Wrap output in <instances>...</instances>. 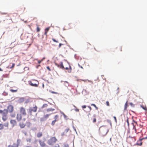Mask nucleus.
Returning a JSON list of instances; mask_svg holds the SVG:
<instances>
[{"label":"nucleus","mask_w":147,"mask_h":147,"mask_svg":"<svg viewBox=\"0 0 147 147\" xmlns=\"http://www.w3.org/2000/svg\"><path fill=\"white\" fill-rule=\"evenodd\" d=\"M20 113H18L16 115V119L18 121H20L22 120L25 121L26 120V118L25 117L27 115V113L26 109L23 107L20 108Z\"/></svg>","instance_id":"nucleus-1"},{"label":"nucleus","mask_w":147,"mask_h":147,"mask_svg":"<svg viewBox=\"0 0 147 147\" xmlns=\"http://www.w3.org/2000/svg\"><path fill=\"white\" fill-rule=\"evenodd\" d=\"M99 131L100 134L102 136H104L108 132V130L106 126H102L99 128Z\"/></svg>","instance_id":"nucleus-2"},{"label":"nucleus","mask_w":147,"mask_h":147,"mask_svg":"<svg viewBox=\"0 0 147 147\" xmlns=\"http://www.w3.org/2000/svg\"><path fill=\"white\" fill-rule=\"evenodd\" d=\"M57 139L55 137H51L47 141V144L49 145H53L57 141Z\"/></svg>","instance_id":"nucleus-3"},{"label":"nucleus","mask_w":147,"mask_h":147,"mask_svg":"<svg viewBox=\"0 0 147 147\" xmlns=\"http://www.w3.org/2000/svg\"><path fill=\"white\" fill-rule=\"evenodd\" d=\"M38 107L36 105L33 107H30L29 108V112L30 114L31 115H32V112H36L37 111Z\"/></svg>","instance_id":"nucleus-4"},{"label":"nucleus","mask_w":147,"mask_h":147,"mask_svg":"<svg viewBox=\"0 0 147 147\" xmlns=\"http://www.w3.org/2000/svg\"><path fill=\"white\" fill-rule=\"evenodd\" d=\"M38 142L41 147H49V146L45 143V141L42 140H39Z\"/></svg>","instance_id":"nucleus-5"},{"label":"nucleus","mask_w":147,"mask_h":147,"mask_svg":"<svg viewBox=\"0 0 147 147\" xmlns=\"http://www.w3.org/2000/svg\"><path fill=\"white\" fill-rule=\"evenodd\" d=\"M38 142L41 147H49V146L45 143V141L42 140H39Z\"/></svg>","instance_id":"nucleus-6"},{"label":"nucleus","mask_w":147,"mask_h":147,"mask_svg":"<svg viewBox=\"0 0 147 147\" xmlns=\"http://www.w3.org/2000/svg\"><path fill=\"white\" fill-rule=\"evenodd\" d=\"M9 126V123L8 122H7L5 123L4 124L1 123H0V130H2L4 129V127L8 128Z\"/></svg>","instance_id":"nucleus-7"},{"label":"nucleus","mask_w":147,"mask_h":147,"mask_svg":"<svg viewBox=\"0 0 147 147\" xmlns=\"http://www.w3.org/2000/svg\"><path fill=\"white\" fill-rule=\"evenodd\" d=\"M65 64L67 65V67H64V69H65L66 70H67L68 72H71L72 69L69 63L68 62H67Z\"/></svg>","instance_id":"nucleus-8"},{"label":"nucleus","mask_w":147,"mask_h":147,"mask_svg":"<svg viewBox=\"0 0 147 147\" xmlns=\"http://www.w3.org/2000/svg\"><path fill=\"white\" fill-rule=\"evenodd\" d=\"M13 110V107L11 105H9L7 107V112L11 113Z\"/></svg>","instance_id":"nucleus-9"},{"label":"nucleus","mask_w":147,"mask_h":147,"mask_svg":"<svg viewBox=\"0 0 147 147\" xmlns=\"http://www.w3.org/2000/svg\"><path fill=\"white\" fill-rule=\"evenodd\" d=\"M131 124L133 126V129L135 130L136 132H137L138 131V129L136 128V126L137 125V122L133 120V122L131 123Z\"/></svg>","instance_id":"nucleus-10"},{"label":"nucleus","mask_w":147,"mask_h":147,"mask_svg":"<svg viewBox=\"0 0 147 147\" xmlns=\"http://www.w3.org/2000/svg\"><path fill=\"white\" fill-rule=\"evenodd\" d=\"M145 139H147V137L140 139L139 140L137 141V142L136 143L137 145L139 146H141L142 144V141L143 140Z\"/></svg>","instance_id":"nucleus-11"},{"label":"nucleus","mask_w":147,"mask_h":147,"mask_svg":"<svg viewBox=\"0 0 147 147\" xmlns=\"http://www.w3.org/2000/svg\"><path fill=\"white\" fill-rule=\"evenodd\" d=\"M50 114H47L45 115H44L43 117L42 118L40 119V120L41 121H43L46 120L49 117V116Z\"/></svg>","instance_id":"nucleus-12"},{"label":"nucleus","mask_w":147,"mask_h":147,"mask_svg":"<svg viewBox=\"0 0 147 147\" xmlns=\"http://www.w3.org/2000/svg\"><path fill=\"white\" fill-rule=\"evenodd\" d=\"M10 123L13 127H14L16 125L17 123L16 121L14 119H11L10 120Z\"/></svg>","instance_id":"nucleus-13"},{"label":"nucleus","mask_w":147,"mask_h":147,"mask_svg":"<svg viewBox=\"0 0 147 147\" xmlns=\"http://www.w3.org/2000/svg\"><path fill=\"white\" fill-rule=\"evenodd\" d=\"M36 82H38V84H33L32 83V82L31 81H28L29 84L31 86L35 87H37L38 86V81L37 80H35Z\"/></svg>","instance_id":"nucleus-14"},{"label":"nucleus","mask_w":147,"mask_h":147,"mask_svg":"<svg viewBox=\"0 0 147 147\" xmlns=\"http://www.w3.org/2000/svg\"><path fill=\"white\" fill-rule=\"evenodd\" d=\"M19 125L21 128H23L25 127L26 124L23 122H20L19 123Z\"/></svg>","instance_id":"nucleus-15"},{"label":"nucleus","mask_w":147,"mask_h":147,"mask_svg":"<svg viewBox=\"0 0 147 147\" xmlns=\"http://www.w3.org/2000/svg\"><path fill=\"white\" fill-rule=\"evenodd\" d=\"M7 119V117L6 115L5 114L3 115L2 117V119L3 121H6Z\"/></svg>","instance_id":"nucleus-16"},{"label":"nucleus","mask_w":147,"mask_h":147,"mask_svg":"<svg viewBox=\"0 0 147 147\" xmlns=\"http://www.w3.org/2000/svg\"><path fill=\"white\" fill-rule=\"evenodd\" d=\"M42 136V133L41 132H38L37 134V135H36L37 137L38 138H40Z\"/></svg>","instance_id":"nucleus-17"},{"label":"nucleus","mask_w":147,"mask_h":147,"mask_svg":"<svg viewBox=\"0 0 147 147\" xmlns=\"http://www.w3.org/2000/svg\"><path fill=\"white\" fill-rule=\"evenodd\" d=\"M59 68L64 69V67L63 65V62H61L60 63Z\"/></svg>","instance_id":"nucleus-18"},{"label":"nucleus","mask_w":147,"mask_h":147,"mask_svg":"<svg viewBox=\"0 0 147 147\" xmlns=\"http://www.w3.org/2000/svg\"><path fill=\"white\" fill-rule=\"evenodd\" d=\"M128 107V103H127V101L125 103V105H124V110L125 111H126L127 110V108Z\"/></svg>","instance_id":"nucleus-19"},{"label":"nucleus","mask_w":147,"mask_h":147,"mask_svg":"<svg viewBox=\"0 0 147 147\" xmlns=\"http://www.w3.org/2000/svg\"><path fill=\"white\" fill-rule=\"evenodd\" d=\"M49 28H46L45 29V33H44V34L45 35H47V32L49 31Z\"/></svg>","instance_id":"nucleus-20"},{"label":"nucleus","mask_w":147,"mask_h":147,"mask_svg":"<svg viewBox=\"0 0 147 147\" xmlns=\"http://www.w3.org/2000/svg\"><path fill=\"white\" fill-rule=\"evenodd\" d=\"M55 110L54 109H52V108H49L47 110V111L48 112H49L50 111H53Z\"/></svg>","instance_id":"nucleus-21"},{"label":"nucleus","mask_w":147,"mask_h":147,"mask_svg":"<svg viewBox=\"0 0 147 147\" xmlns=\"http://www.w3.org/2000/svg\"><path fill=\"white\" fill-rule=\"evenodd\" d=\"M58 117L59 116L57 115H55L54 117L55 120H56V121H57L58 120Z\"/></svg>","instance_id":"nucleus-22"},{"label":"nucleus","mask_w":147,"mask_h":147,"mask_svg":"<svg viewBox=\"0 0 147 147\" xmlns=\"http://www.w3.org/2000/svg\"><path fill=\"white\" fill-rule=\"evenodd\" d=\"M91 106H93L95 108L96 110H97L98 109V107L96 106L94 104H91Z\"/></svg>","instance_id":"nucleus-23"},{"label":"nucleus","mask_w":147,"mask_h":147,"mask_svg":"<svg viewBox=\"0 0 147 147\" xmlns=\"http://www.w3.org/2000/svg\"><path fill=\"white\" fill-rule=\"evenodd\" d=\"M17 89L14 90L12 89H11L10 90V91L12 92H16L17 91Z\"/></svg>","instance_id":"nucleus-24"},{"label":"nucleus","mask_w":147,"mask_h":147,"mask_svg":"<svg viewBox=\"0 0 147 147\" xmlns=\"http://www.w3.org/2000/svg\"><path fill=\"white\" fill-rule=\"evenodd\" d=\"M12 146L13 147H18V145L16 143H14L13 144V145Z\"/></svg>","instance_id":"nucleus-25"},{"label":"nucleus","mask_w":147,"mask_h":147,"mask_svg":"<svg viewBox=\"0 0 147 147\" xmlns=\"http://www.w3.org/2000/svg\"><path fill=\"white\" fill-rule=\"evenodd\" d=\"M56 121H56V120H54L52 121V123H51V125H54L55 122Z\"/></svg>","instance_id":"nucleus-26"},{"label":"nucleus","mask_w":147,"mask_h":147,"mask_svg":"<svg viewBox=\"0 0 147 147\" xmlns=\"http://www.w3.org/2000/svg\"><path fill=\"white\" fill-rule=\"evenodd\" d=\"M47 106V104H45L43 105L42 107V108L46 107Z\"/></svg>","instance_id":"nucleus-27"},{"label":"nucleus","mask_w":147,"mask_h":147,"mask_svg":"<svg viewBox=\"0 0 147 147\" xmlns=\"http://www.w3.org/2000/svg\"><path fill=\"white\" fill-rule=\"evenodd\" d=\"M126 119V121H127V124H128V126H129V120H128L129 119L127 117Z\"/></svg>","instance_id":"nucleus-28"},{"label":"nucleus","mask_w":147,"mask_h":147,"mask_svg":"<svg viewBox=\"0 0 147 147\" xmlns=\"http://www.w3.org/2000/svg\"><path fill=\"white\" fill-rule=\"evenodd\" d=\"M94 116L95 117V118L93 119V122L94 123H95L96 122V119L95 118V115H94Z\"/></svg>","instance_id":"nucleus-29"},{"label":"nucleus","mask_w":147,"mask_h":147,"mask_svg":"<svg viewBox=\"0 0 147 147\" xmlns=\"http://www.w3.org/2000/svg\"><path fill=\"white\" fill-rule=\"evenodd\" d=\"M74 107L75 108H76V109H75V111H76V112H78L79 111V109H77V108H76V107L74 105Z\"/></svg>","instance_id":"nucleus-30"},{"label":"nucleus","mask_w":147,"mask_h":147,"mask_svg":"<svg viewBox=\"0 0 147 147\" xmlns=\"http://www.w3.org/2000/svg\"><path fill=\"white\" fill-rule=\"evenodd\" d=\"M106 105L108 106H110V105H109V101H107L106 102Z\"/></svg>","instance_id":"nucleus-31"},{"label":"nucleus","mask_w":147,"mask_h":147,"mask_svg":"<svg viewBox=\"0 0 147 147\" xmlns=\"http://www.w3.org/2000/svg\"><path fill=\"white\" fill-rule=\"evenodd\" d=\"M145 110H147V108L146 107H143L141 106Z\"/></svg>","instance_id":"nucleus-32"},{"label":"nucleus","mask_w":147,"mask_h":147,"mask_svg":"<svg viewBox=\"0 0 147 147\" xmlns=\"http://www.w3.org/2000/svg\"><path fill=\"white\" fill-rule=\"evenodd\" d=\"M52 40H53V41L54 42H58V41H56L55 39H54V38H52Z\"/></svg>","instance_id":"nucleus-33"},{"label":"nucleus","mask_w":147,"mask_h":147,"mask_svg":"<svg viewBox=\"0 0 147 147\" xmlns=\"http://www.w3.org/2000/svg\"><path fill=\"white\" fill-rule=\"evenodd\" d=\"M54 147H60V146H59V144H56L55 145V146H54Z\"/></svg>","instance_id":"nucleus-34"},{"label":"nucleus","mask_w":147,"mask_h":147,"mask_svg":"<svg viewBox=\"0 0 147 147\" xmlns=\"http://www.w3.org/2000/svg\"><path fill=\"white\" fill-rule=\"evenodd\" d=\"M86 107V105H83L82 106V108L83 109H85Z\"/></svg>","instance_id":"nucleus-35"},{"label":"nucleus","mask_w":147,"mask_h":147,"mask_svg":"<svg viewBox=\"0 0 147 147\" xmlns=\"http://www.w3.org/2000/svg\"><path fill=\"white\" fill-rule=\"evenodd\" d=\"M14 66H15V64L14 63H13L12 66L11 67H10V68H13V67H14Z\"/></svg>","instance_id":"nucleus-36"},{"label":"nucleus","mask_w":147,"mask_h":147,"mask_svg":"<svg viewBox=\"0 0 147 147\" xmlns=\"http://www.w3.org/2000/svg\"><path fill=\"white\" fill-rule=\"evenodd\" d=\"M63 147H69V146L68 144H65Z\"/></svg>","instance_id":"nucleus-37"},{"label":"nucleus","mask_w":147,"mask_h":147,"mask_svg":"<svg viewBox=\"0 0 147 147\" xmlns=\"http://www.w3.org/2000/svg\"><path fill=\"white\" fill-rule=\"evenodd\" d=\"M47 68L49 70V71H50L51 70V69L50 68V67L49 66H47Z\"/></svg>","instance_id":"nucleus-38"},{"label":"nucleus","mask_w":147,"mask_h":147,"mask_svg":"<svg viewBox=\"0 0 147 147\" xmlns=\"http://www.w3.org/2000/svg\"><path fill=\"white\" fill-rule=\"evenodd\" d=\"M88 107L90 111L92 110L91 107L89 106H88Z\"/></svg>","instance_id":"nucleus-39"},{"label":"nucleus","mask_w":147,"mask_h":147,"mask_svg":"<svg viewBox=\"0 0 147 147\" xmlns=\"http://www.w3.org/2000/svg\"><path fill=\"white\" fill-rule=\"evenodd\" d=\"M113 118H114V119L115 122H117V119H116V117L115 116H114L113 117Z\"/></svg>","instance_id":"nucleus-40"},{"label":"nucleus","mask_w":147,"mask_h":147,"mask_svg":"<svg viewBox=\"0 0 147 147\" xmlns=\"http://www.w3.org/2000/svg\"><path fill=\"white\" fill-rule=\"evenodd\" d=\"M27 142H30L31 141V139H28L27 140Z\"/></svg>","instance_id":"nucleus-41"},{"label":"nucleus","mask_w":147,"mask_h":147,"mask_svg":"<svg viewBox=\"0 0 147 147\" xmlns=\"http://www.w3.org/2000/svg\"><path fill=\"white\" fill-rule=\"evenodd\" d=\"M42 62V61L41 60H38V64H40Z\"/></svg>","instance_id":"nucleus-42"},{"label":"nucleus","mask_w":147,"mask_h":147,"mask_svg":"<svg viewBox=\"0 0 147 147\" xmlns=\"http://www.w3.org/2000/svg\"><path fill=\"white\" fill-rule=\"evenodd\" d=\"M40 30V28H37V32H39Z\"/></svg>","instance_id":"nucleus-43"},{"label":"nucleus","mask_w":147,"mask_h":147,"mask_svg":"<svg viewBox=\"0 0 147 147\" xmlns=\"http://www.w3.org/2000/svg\"><path fill=\"white\" fill-rule=\"evenodd\" d=\"M78 65L79 67H80L82 69H83V67L81 66H80L79 64H78Z\"/></svg>","instance_id":"nucleus-44"},{"label":"nucleus","mask_w":147,"mask_h":147,"mask_svg":"<svg viewBox=\"0 0 147 147\" xmlns=\"http://www.w3.org/2000/svg\"><path fill=\"white\" fill-rule=\"evenodd\" d=\"M56 65L58 67H59H59H60V65L59 64H56Z\"/></svg>","instance_id":"nucleus-45"},{"label":"nucleus","mask_w":147,"mask_h":147,"mask_svg":"<svg viewBox=\"0 0 147 147\" xmlns=\"http://www.w3.org/2000/svg\"><path fill=\"white\" fill-rule=\"evenodd\" d=\"M45 59V57H44L41 60L42 61Z\"/></svg>","instance_id":"nucleus-46"},{"label":"nucleus","mask_w":147,"mask_h":147,"mask_svg":"<svg viewBox=\"0 0 147 147\" xmlns=\"http://www.w3.org/2000/svg\"><path fill=\"white\" fill-rule=\"evenodd\" d=\"M3 111L2 110H0V113H3Z\"/></svg>","instance_id":"nucleus-47"},{"label":"nucleus","mask_w":147,"mask_h":147,"mask_svg":"<svg viewBox=\"0 0 147 147\" xmlns=\"http://www.w3.org/2000/svg\"><path fill=\"white\" fill-rule=\"evenodd\" d=\"M62 45V44H61V43L59 44V47H60L61 46V45Z\"/></svg>","instance_id":"nucleus-48"},{"label":"nucleus","mask_w":147,"mask_h":147,"mask_svg":"<svg viewBox=\"0 0 147 147\" xmlns=\"http://www.w3.org/2000/svg\"><path fill=\"white\" fill-rule=\"evenodd\" d=\"M7 147H13V146L11 145H9Z\"/></svg>","instance_id":"nucleus-49"},{"label":"nucleus","mask_w":147,"mask_h":147,"mask_svg":"<svg viewBox=\"0 0 147 147\" xmlns=\"http://www.w3.org/2000/svg\"><path fill=\"white\" fill-rule=\"evenodd\" d=\"M3 70L1 68H0V71H2Z\"/></svg>","instance_id":"nucleus-50"},{"label":"nucleus","mask_w":147,"mask_h":147,"mask_svg":"<svg viewBox=\"0 0 147 147\" xmlns=\"http://www.w3.org/2000/svg\"><path fill=\"white\" fill-rule=\"evenodd\" d=\"M130 105H131V106H132L133 105V104L132 103H130Z\"/></svg>","instance_id":"nucleus-51"},{"label":"nucleus","mask_w":147,"mask_h":147,"mask_svg":"<svg viewBox=\"0 0 147 147\" xmlns=\"http://www.w3.org/2000/svg\"><path fill=\"white\" fill-rule=\"evenodd\" d=\"M65 83H67V84H68V86L69 85H68V82H67L65 81Z\"/></svg>","instance_id":"nucleus-52"},{"label":"nucleus","mask_w":147,"mask_h":147,"mask_svg":"<svg viewBox=\"0 0 147 147\" xmlns=\"http://www.w3.org/2000/svg\"><path fill=\"white\" fill-rule=\"evenodd\" d=\"M65 67H67V65H66V64H65Z\"/></svg>","instance_id":"nucleus-53"},{"label":"nucleus","mask_w":147,"mask_h":147,"mask_svg":"<svg viewBox=\"0 0 147 147\" xmlns=\"http://www.w3.org/2000/svg\"><path fill=\"white\" fill-rule=\"evenodd\" d=\"M26 134H27V133H26V132H25V135H26Z\"/></svg>","instance_id":"nucleus-54"},{"label":"nucleus","mask_w":147,"mask_h":147,"mask_svg":"<svg viewBox=\"0 0 147 147\" xmlns=\"http://www.w3.org/2000/svg\"><path fill=\"white\" fill-rule=\"evenodd\" d=\"M15 117V115H13V116H12V117Z\"/></svg>","instance_id":"nucleus-55"},{"label":"nucleus","mask_w":147,"mask_h":147,"mask_svg":"<svg viewBox=\"0 0 147 147\" xmlns=\"http://www.w3.org/2000/svg\"><path fill=\"white\" fill-rule=\"evenodd\" d=\"M140 131H142V129H140Z\"/></svg>","instance_id":"nucleus-56"},{"label":"nucleus","mask_w":147,"mask_h":147,"mask_svg":"<svg viewBox=\"0 0 147 147\" xmlns=\"http://www.w3.org/2000/svg\"><path fill=\"white\" fill-rule=\"evenodd\" d=\"M63 115H64V116L65 117L66 116V115H65L64 114H63Z\"/></svg>","instance_id":"nucleus-57"},{"label":"nucleus","mask_w":147,"mask_h":147,"mask_svg":"<svg viewBox=\"0 0 147 147\" xmlns=\"http://www.w3.org/2000/svg\"><path fill=\"white\" fill-rule=\"evenodd\" d=\"M52 92L53 93H54V92Z\"/></svg>","instance_id":"nucleus-58"}]
</instances>
